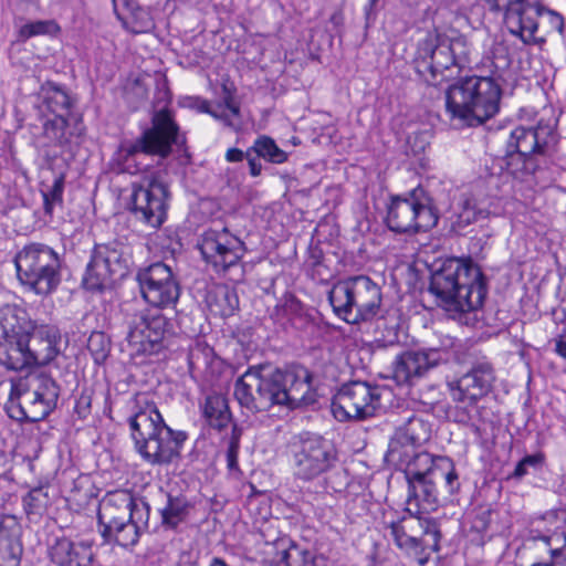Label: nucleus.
Instances as JSON below:
<instances>
[{"label": "nucleus", "instance_id": "obj_3", "mask_svg": "<svg viewBox=\"0 0 566 566\" xmlns=\"http://www.w3.org/2000/svg\"><path fill=\"white\" fill-rule=\"evenodd\" d=\"M501 88L486 76H468L452 84L446 93L451 118L462 126H479L499 112Z\"/></svg>", "mask_w": 566, "mask_h": 566}, {"label": "nucleus", "instance_id": "obj_61", "mask_svg": "<svg viewBox=\"0 0 566 566\" xmlns=\"http://www.w3.org/2000/svg\"><path fill=\"white\" fill-rule=\"evenodd\" d=\"M549 554L555 566H566V548H551Z\"/></svg>", "mask_w": 566, "mask_h": 566}, {"label": "nucleus", "instance_id": "obj_50", "mask_svg": "<svg viewBox=\"0 0 566 566\" xmlns=\"http://www.w3.org/2000/svg\"><path fill=\"white\" fill-rule=\"evenodd\" d=\"M486 217V211L482 209H476V207L467 200L459 213L457 214V219L454 221V226L462 230L465 227L470 226L473 222H476L481 218Z\"/></svg>", "mask_w": 566, "mask_h": 566}, {"label": "nucleus", "instance_id": "obj_23", "mask_svg": "<svg viewBox=\"0 0 566 566\" xmlns=\"http://www.w3.org/2000/svg\"><path fill=\"white\" fill-rule=\"evenodd\" d=\"M25 338L31 366L46 365L60 354L61 334L54 325H35Z\"/></svg>", "mask_w": 566, "mask_h": 566}, {"label": "nucleus", "instance_id": "obj_32", "mask_svg": "<svg viewBox=\"0 0 566 566\" xmlns=\"http://www.w3.org/2000/svg\"><path fill=\"white\" fill-rule=\"evenodd\" d=\"M17 526V520L12 515L0 516V566H19L22 554L20 542L9 535L7 530Z\"/></svg>", "mask_w": 566, "mask_h": 566}, {"label": "nucleus", "instance_id": "obj_53", "mask_svg": "<svg viewBox=\"0 0 566 566\" xmlns=\"http://www.w3.org/2000/svg\"><path fill=\"white\" fill-rule=\"evenodd\" d=\"M197 107H198L199 112L207 113V114L211 115L213 118L222 122L228 127H231V128L238 127V124L232 122L230 116L223 109L221 112L219 111L222 108L221 105H216V107H212L208 101L198 99Z\"/></svg>", "mask_w": 566, "mask_h": 566}, {"label": "nucleus", "instance_id": "obj_20", "mask_svg": "<svg viewBox=\"0 0 566 566\" xmlns=\"http://www.w3.org/2000/svg\"><path fill=\"white\" fill-rule=\"evenodd\" d=\"M555 143L553 125L539 122L536 127L518 126L507 139V155L517 154L527 158L533 154H544Z\"/></svg>", "mask_w": 566, "mask_h": 566}, {"label": "nucleus", "instance_id": "obj_26", "mask_svg": "<svg viewBox=\"0 0 566 566\" xmlns=\"http://www.w3.org/2000/svg\"><path fill=\"white\" fill-rule=\"evenodd\" d=\"M134 495L127 490L107 492L98 505L97 518L99 528L114 526L120 522H129V509Z\"/></svg>", "mask_w": 566, "mask_h": 566}, {"label": "nucleus", "instance_id": "obj_4", "mask_svg": "<svg viewBox=\"0 0 566 566\" xmlns=\"http://www.w3.org/2000/svg\"><path fill=\"white\" fill-rule=\"evenodd\" d=\"M472 53V45L465 35L429 32L418 43L415 69L427 83L437 84L448 77L444 73L452 67L469 66Z\"/></svg>", "mask_w": 566, "mask_h": 566}, {"label": "nucleus", "instance_id": "obj_6", "mask_svg": "<svg viewBox=\"0 0 566 566\" xmlns=\"http://www.w3.org/2000/svg\"><path fill=\"white\" fill-rule=\"evenodd\" d=\"M60 387L43 373H33L25 378L11 380L6 409L17 421L36 422L44 419L56 407Z\"/></svg>", "mask_w": 566, "mask_h": 566}, {"label": "nucleus", "instance_id": "obj_36", "mask_svg": "<svg viewBox=\"0 0 566 566\" xmlns=\"http://www.w3.org/2000/svg\"><path fill=\"white\" fill-rule=\"evenodd\" d=\"M99 533L107 543L114 542L123 547H129L138 542L142 531L129 522H120L114 526L111 525V528H99Z\"/></svg>", "mask_w": 566, "mask_h": 566}, {"label": "nucleus", "instance_id": "obj_45", "mask_svg": "<svg viewBox=\"0 0 566 566\" xmlns=\"http://www.w3.org/2000/svg\"><path fill=\"white\" fill-rule=\"evenodd\" d=\"M64 176L60 175L54 178L52 186L42 190L43 209L45 214L52 217L55 207L63 205Z\"/></svg>", "mask_w": 566, "mask_h": 566}, {"label": "nucleus", "instance_id": "obj_12", "mask_svg": "<svg viewBox=\"0 0 566 566\" xmlns=\"http://www.w3.org/2000/svg\"><path fill=\"white\" fill-rule=\"evenodd\" d=\"M293 470L296 479L312 481L328 472L337 461L334 446L318 434H301L292 446Z\"/></svg>", "mask_w": 566, "mask_h": 566}, {"label": "nucleus", "instance_id": "obj_59", "mask_svg": "<svg viewBox=\"0 0 566 566\" xmlns=\"http://www.w3.org/2000/svg\"><path fill=\"white\" fill-rule=\"evenodd\" d=\"M247 159L250 166V172L252 176H259L261 174V163L259 161V156L254 155L253 147L247 151Z\"/></svg>", "mask_w": 566, "mask_h": 566}, {"label": "nucleus", "instance_id": "obj_62", "mask_svg": "<svg viewBox=\"0 0 566 566\" xmlns=\"http://www.w3.org/2000/svg\"><path fill=\"white\" fill-rule=\"evenodd\" d=\"M226 158L230 163H238L244 158V154L238 148H230L226 154Z\"/></svg>", "mask_w": 566, "mask_h": 566}, {"label": "nucleus", "instance_id": "obj_13", "mask_svg": "<svg viewBox=\"0 0 566 566\" xmlns=\"http://www.w3.org/2000/svg\"><path fill=\"white\" fill-rule=\"evenodd\" d=\"M169 333V322L158 310L143 308L134 313L128 322L126 336L132 356L155 355L164 347Z\"/></svg>", "mask_w": 566, "mask_h": 566}, {"label": "nucleus", "instance_id": "obj_58", "mask_svg": "<svg viewBox=\"0 0 566 566\" xmlns=\"http://www.w3.org/2000/svg\"><path fill=\"white\" fill-rule=\"evenodd\" d=\"M552 342L554 343V353L563 359H566V329L557 334Z\"/></svg>", "mask_w": 566, "mask_h": 566}, {"label": "nucleus", "instance_id": "obj_44", "mask_svg": "<svg viewBox=\"0 0 566 566\" xmlns=\"http://www.w3.org/2000/svg\"><path fill=\"white\" fill-rule=\"evenodd\" d=\"M313 557L306 549L291 545L277 553L276 566H312Z\"/></svg>", "mask_w": 566, "mask_h": 566}, {"label": "nucleus", "instance_id": "obj_1", "mask_svg": "<svg viewBox=\"0 0 566 566\" xmlns=\"http://www.w3.org/2000/svg\"><path fill=\"white\" fill-rule=\"evenodd\" d=\"M429 291L438 305L455 318L481 308L488 286L480 266L470 258H450L432 272Z\"/></svg>", "mask_w": 566, "mask_h": 566}, {"label": "nucleus", "instance_id": "obj_28", "mask_svg": "<svg viewBox=\"0 0 566 566\" xmlns=\"http://www.w3.org/2000/svg\"><path fill=\"white\" fill-rule=\"evenodd\" d=\"M0 364L11 370L31 367L25 335H0Z\"/></svg>", "mask_w": 566, "mask_h": 566}, {"label": "nucleus", "instance_id": "obj_39", "mask_svg": "<svg viewBox=\"0 0 566 566\" xmlns=\"http://www.w3.org/2000/svg\"><path fill=\"white\" fill-rule=\"evenodd\" d=\"M441 530L439 523L434 520H428L426 528L422 534L417 538V555H423L427 549L431 552L440 551Z\"/></svg>", "mask_w": 566, "mask_h": 566}, {"label": "nucleus", "instance_id": "obj_9", "mask_svg": "<svg viewBox=\"0 0 566 566\" xmlns=\"http://www.w3.org/2000/svg\"><path fill=\"white\" fill-rule=\"evenodd\" d=\"M495 380L494 368L489 361L474 364L471 369L455 380L448 382L450 396L458 403L453 411L455 422L479 431L476 423L480 411L478 401L486 396Z\"/></svg>", "mask_w": 566, "mask_h": 566}, {"label": "nucleus", "instance_id": "obj_43", "mask_svg": "<svg viewBox=\"0 0 566 566\" xmlns=\"http://www.w3.org/2000/svg\"><path fill=\"white\" fill-rule=\"evenodd\" d=\"M28 516H41L50 505L48 490L43 486L32 489L22 500Z\"/></svg>", "mask_w": 566, "mask_h": 566}, {"label": "nucleus", "instance_id": "obj_24", "mask_svg": "<svg viewBox=\"0 0 566 566\" xmlns=\"http://www.w3.org/2000/svg\"><path fill=\"white\" fill-rule=\"evenodd\" d=\"M43 146L64 148L84 134L85 127L80 116H49L43 120Z\"/></svg>", "mask_w": 566, "mask_h": 566}, {"label": "nucleus", "instance_id": "obj_48", "mask_svg": "<svg viewBox=\"0 0 566 566\" xmlns=\"http://www.w3.org/2000/svg\"><path fill=\"white\" fill-rule=\"evenodd\" d=\"M242 433L243 429L234 423L232 426L231 433L224 438V441L227 443V465L230 471H235L239 468L238 454Z\"/></svg>", "mask_w": 566, "mask_h": 566}, {"label": "nucleus", "instance_id": "obj_5", "mask_svg": "<svg viewBox=\"0 0 566 566\" xmlns=\"http://www.w3.org/2000/svg\"><path fill=\"white\" fill-rule=\"evenodd\" d=\"M328 301L337 317L357 325L379 316L382 294L380 286L369 276L356 275L335 283Z\"/></svg>", "mask_w": 566, "mask_h": 566}, {"label": "nucleus", "instance_id": "obj_35", "mask_svg": "<svg viewBox=\"0 0 566 566\" xmlns=\"http://www.w3.org/2000/svg\"><path fill=\"white\" fill-rule=\"evenodd\" d=\"M28 324L27 313L21 307L10 304L0 307L1 335H25Z\"/></svg>", "mask_w": 566, "mask_h": 566}, {"label": "nucleus", "instance_id": "obj_21", "mask_svg": "<svg viewBox=\"0 0 566 566\" xmlns=\"http://www.w3.org/2000/svg\"><path fill=\"white\" fill-rule=\"evenodd\" d=\"M94 542L67 536L55 537L48 546V557L55 566H93Z\"/></svg>", "mask_w": 566, "mask_h": 566}, {"label": "nucleus", "instance_id": "obj_51", "mask_svg": "<svg viewBox=\"0 0 566 566\" xmlns=\"http://www.w3.org/2000/svg\"><path fill=\"white\" fill-rule=\"evenodd\" d=\"M544 29V33L557 32L562 33L564 30V18L562 14L545 8L541 3L539 28Z\"/></svg>", "mask_w": 566, "mask_h": 566}, {"label": "nucleus", "instance_id": "obj_64", "mask_svg": "<svg viewBox=\"0 0 566 566\" xmlns=\"http://www.w3.org/2000/svg\"><path fill=\"white\" fill-rule=\"evenodd\" d=\"M209 566H229L224 559L220 557H213Z\"/></svg>", "mask_w": 566, "mask_h": 566}, {"label": "nucleus", "instance_id": "obj_38", "mask_svg": "<svg viewBox=\"0 0 566 566\" xmlns=\"http://www.w3.org/2000/svg\"><path fill=\"white\" fill-rule=\"evenodd\" d=\"M123 27L130 33L142 34L151 32L155 29V22L150 12L143 8H133L127 19H122Z\"/></svg>", "mask_w": 566, "mask_h": 566}, {"label": "nucleus", "instance_id": "obj_37", "mask_svg": "<svg viewBox=\"0 0 566 566\" xmlns=\"http://www.w3.org/2000/svg\"><path fill=\"white\" fill-rule=\"evenodd\" d=\"M191 505L184 496H168L167 505L161 510L163 523L169 527H176L186 520Z\"/></svg>", "mask_w": 566, "mask_h": 566}, {"label": "nucleus", "instance_id": "obj_40", "mask_svg": "<svg viewBox=\"0 0 566 566\" xmlns=\"http://www.w3.org/2000/svg\"><path fill=\"white\" fill-rule=\"evenodd\" d=\"M433 474L436 483L444 481L449 494H454L459 488V475L454 469L453 462L446 457H437V470Z\"/></svg>", "mask_w": 566, "mask_h": 566}, {"label": "nucleus", "instance_id": "obj_55", "mask_svg": "<svg viewBox=\"0 0 566 566\" xmlns=\"http://www.w3.org/2000/svg\"><path fill=\"white\" fill-rule=\"evenodd\" d=\"M421 514H409V516H403L398 522L403 526L405 531L408 534H416L420 536L422 534L423 528H426L429 517H422Z\"/></svg>", "mask_w": 566, "mask_h": 566}, {"label": "nucleus", "instance_id": "obj_57", "mask_svg": "<svg viewBox=\"0 0 566 566\" xmlns=\"http://www.w3.org/2000/svg\"><path fill=\"white\" fill-rule=\"evenodd\" d=\"M385 0H367L364 6V14L366 21L375 20L380 8L384 7Z\"/></svg>", "mask_w": 566, "mask_h": 566}, {"label": "nucleus", "instance_id": "obj_19", "mask_svg": "<svg viewBox=\"0 0 566 566\" xmlns=\"http://www.w3.org/2000/svg\"><path fill=\"white\" fill-rule=\"evenodd\" d=\"M446 360L447 353L440 348L408 350L397 358L394 377L399 384H411Z\"/></svg>", "mask_w": 566, "mask_h": 566}, {"label": "nucleus", "instance_id": "obj_46", "mask_svg": "<svg viewBox=\"0 0 566 566\" xmlns=\"http://www.w3.org/2000/svg\"><path fill=\"white\" fill-rule=\"evenodd\" d=\"M253 153L254 155L263 157L274 164H282L287 159L286 153L280 149L272 138L266 136L260 137L255 140Z\"/></svg>", "mask_w": 566, "mask_h": 566}, {"label": "nucleus", "instance_id": "obj_41", "mask_svg": "<svg viewBox=\"0 0 566 566\" xmlns=\"http://www.w3.org/2000/svg\"><path fill=\"white\" fill-rule=\"evenodd\" d=\"M213 302H210L211 311L223 317L231 316L238 307V297L228 287L217 289L213 293Z\"/></svg>", "mask_w": 566, "mask_h": 566}, {"label": "nucleus", "instance_id": "obj_29", "mask_svg": "<svg viewBox=\"0 0 566 566\" xmlns=\"http://www.w3.org/2000/svg\"><path fill=\"white\" fill-rule=\"evenodd\" d=\"M285 379L284 394L287 397H285L284 405L295 407L312 400V375L308 369L304 367L286 369Z\"/></svg>", "mask_w": 566, "mask_h": 566}, {"label": "nucleus", "instance_id": "obj_27", "mask_svg": "<svg viewBox=\"0 0 566 566\" xmlns=\"http://www.w3.org/2000/svg\"><path fill=\"white\" fill-rule=\"evenodd\" d=\"M406 512L422 514L436 511L439 505L438 489L433 476L407 481Z\"/></svg>", "mask_w": 566, "mask_h": 566}, {"label": "nucleus", "instance_id": "obj_7", "mask_svg": "<svg viewBox=\"0 0 566 566\" xmlns=\"http://www.w3.org/2000/svg\"><path fill=\"white\" fill-rule=\"evenodd\" d=\"M20 283L38 295H49L61 282V258L48 244L33 242L24 245L14 256Z\"/></svg>", "mask_w": 566, "mask_h": 566}, {"label": "nucleus", "instance_id": "obj_42", "mask_svg": "<svg viewBox=\"0 0 566 566\" xmlns=\"http://www.w3.org/2000/svg\"><path fill=\"white\" fill-rule=\"evenodd\" d=\"M60 28L53 20H39L21 25L17 31V41L25 42L38 35H48L59 32Z\"/></svg>", "mask_w": 566, "mask_h": 566}, {"label": "nucleus", "instance_id": "obj_2", "mask_svg": "<svg viewBox=\"0 0 566 566\" xmlns=\"http://www.w3.org/2000/svg\"><path fill=\"white\" fill-rule=\"evenodd\" d=\"M129 427L135 448L153 465H167L179 459L187 434L168 427L146 394L134 397Z\"/></svg>", "mask_w": 566, "mask_h": 566}, {"label": "nucleus", "instance_id": "obj_10", "mask_svg": "<svg viewBox=\"0 0 566 566\" xmlns=\"http://www.w3.org/2000/svg\"><path fill=\"white\" fill-rule=\"evenodd\" d=\"M439 212L432 197L419 186L405 196L394 197L387 212V226L398 233L428 231L437 226Z\"/></svg>", "mask_w": 566, "mask_h": 566}, {"label": "nucleus", "instance_id": "obj_31", "mask_svg": "<svg viewBox=\"0 0 566 566\" xmlns=\"http://www.w3.org/2000/svg\"><path fill=\"white\" fill-rule=\"evenodd\" d=\"M203 419L212 429L222 431L232 420L227 398L221 394H208L200 402Z\"/></svg>", "mask_w": 566, "mask_h": 566}, {"label": "nucleus", "instance_id": "obj_56", "mask_svg": "<svg viewBox=\"0 0 566 566\" xmlns=\"http://www.w3.org/2000/svg\"><path fill=\"white\" fill-rule=\"evenodd\" d=\"M222 92H223L222 101H221V103L218 104V105H221L222 108L219 111L221 112L223 109L230 116L231 120L233 122L234 117L237 118L240 116V106L234 99L233 91L230 87H228V85H226V84L222 85Z\"/></svg>", "mask_w": 566, "mask_h": 566}, {"label": "nucleus", "instance_id": "obj_8", "mask_svg": "<svg viewBox=\"0 0 566 566\" xmlns=\"http://www.w3.org/2000/svg\"><path fill=\"white\" fill-rule=\"evenodd\" d=\"M184 142L171 113L168 109H161L154 115L150 128L134 143L122 145L118 151L122 170L136 174L143 169L137 164L139 155H156L165 158L171 153L172 145Z\"/></svg>", "mask_w": 566, "mask_h": 566}, {"label": "nucleus", "instance_id": "obj_25", "mask_svg": "<svg viewBox=\"0 0 566 566\" xmlns=\"http://www.w3.org/2000/svg\"><path fill=\"white\" fill-rule=\"evenodd\" d=\"M262 382V365L250 367L234 385V396L240 406L252 412L268 410V398Z\"/></svg>", "mask_w": 566, "mask_h": 566}, {"label": "nucleus", "instance_id": "obj_17", "mask_svg": "<svg viewBox=\"0 0 566 566\" xmlns=\"http://www.w3.org/2000/svg\"><path fill=\"white\" fill-rule=\"evenodd\" d=\"M198 249L216 272H224L238 264L244 254L243 242L227 228L206 230L200 235Z\"/></svg>", "mask_w": 566, "mask_h": 566}, {"label": "nucleus", "instance_id": "obj_30", "mask_svg": "<svg viewBox=\"0 0 566 566\" xmlns=\"http://www.w3.org/2000/svg\"><path fill=\"white\" fill-rule=\"evenodd\" d=\"M407 453L408 455H403L401 459H387L389 462L405 467L407 481L433 476L437 473V458L424 451L417 452L416 448Z\"/></svg>", "mask_w": 566, "mask_h": 566}, {"label": "nucleus", "instance_id": "obj_18", "mask_svg": "<svg viewBox=\"0 0 566 566\" xmlns=\"http://www.w3.org/2000/svg\"><path fill=\"white\" fill-rule=\"evenodd\" d=\"M541 2L521 0L503 12V22L507 31L518 38L524 44L531 45L544 42L537 36L539 31Z\"/></svg>", "mask_w": 566, "mask_h": 566}, {"label": "nucleus", "instance_id": "obj_14", "mask_svg": "<svg viewBox=\"0 0 566 566\" xmlns=\"http://www.w3.org/2000/svg\"><path fill=\"white\" fill-rule=\"evenodd\" d=\"M169 191L167 185L156 172L144 175L139 182L133 184L130 210L136 219L151 228L160 227L167 216Z\"/></svg>", "mask_w": 566, "mask_h": 566}, {"label": "nucleus", "instance_id": "obj_60", "mask_svg": "<svg viewBox=\"0 0 566 566\" xmlns=\"http://www.w3.org/2000/svg\"><path fill=\"white\" fill-rule=\"evenodd\" d=\"M490 513V511H484L483 513L480 511L474 517L473 528H475L478 532L485 530L489 523Z\"/></svg>", "mask_w": 566, "mask_h": 566}, {"label": "nucleus", "instance_id": "obj_63", "mask_svg": "<svg viewBox=\"0 0 566 566\" xmlns=\"http://www.w3.org/2000/svg\"><path fill=\"white\" fill-rule=\"evenodd\" d=\"M113 1V6H114V11L115 13L117 14V17L119 18V14H118V9L119 7H124V8H127L129 10L133 9V2L132 0H112Z\"/></svg>", "mask_w": 566, "mask_h": 566}, {"label": "nucleus", "instance_id": "obj_22", "mask_svg": "<svg viewBox=\"0 0 566 566\" xmlns=\"http://www.w3.org/2000/svg\"><path fill=\"white\" fill-rule=\"evenodd\" d=\"M429 437L430 424L416 415H410L396 428L388 444L386 459L407 457V451H412L413 448L427 441Z\"/></svg>", "mask_w": 566, "mask_h": 566}, {"label": "nucleus", "instance_id": "obj_54", "mask_svg": "<svg viewBox=\"0 0 566 566\" xmlns=\"http://www.w3.org/2000/svg\"><path fill=\"white\" fill-rule=\"evenodd\" d=\"M543 462L544 455L542 453L526 455L516 464L512 476L521 479L527 474L528 468L537 469L543 464Z\"/></svg>", "mask_w": 566, "mask_h": 566}, {"label": "nucleus", "instance_id": "obj_34", "mask_svg": "<svg viewBox=\"0 0 566 566\" xmlns=\"http://www.w3.org/2000/svg\"><path fill=\"white\" fill-rule=\"evenodd\" d=\"M285 380V370L262 365V382L266 384L263 387L268 398V410L274 405H284L287 397L284 394Z\"/></svg>", "mask_w": 566, "mask_h": 566}, {"label": "nucleus", "instance_id": "obj_15", "mask_svg": "<svg viewBox=\"0 0 566 566\" xmlns=\"http://www.w3.org/2000/svg\"><path fill=\"white\" fill-rule=\"evenodd\" d=\"M380 408V388L364 381L342 386L333 397L331 410L338 421L365 420Z\"/></svg>", "mask_w": 566, "mask_h": 566}, {"label": "nucleus", "instance_id": "obj_11", "mask_svg": "<svg viewBox=\"0 0 566 566\" xmlns=\"http://www.w3.org/2000/svg\"><path fill=\"white\" fill-rule=\"evenodd\" d=\"M128 248L118 241L95 244L86 266L83 285L86 290L101 292L124 277L129 270Z\"/></svg>", "mask_w": 566, "mask_h": 566}, {"label": "nucleus", "instance_id": "obj_49", "mask_svg": "<svg viewBox=\"0 0 566 566\" xmlns=\"http://www.w3.org/2000/svg\"><path fill=\"white\" fill-rule=\"evenodd\" d=\"M388 527L395 544L399 548L413 552L417 551L418 536L416 534H408L398 521L391 522Z\"/></svg>", "mask_w": 566, "mask_h": 566}, {"label": "nucleus", "instance_id": "obj_16", "mask_svg": "<svg viewBox=\"0 0 566 566\" xmlns=\"http://www.w3.org/2000/svg\"><path fill=\"white\" fill-rule=\"evenodd\" d=\"M136 280L144 301L151 310L174 308L180 296V285L171 268L155 262L138 270Z\"/></svg>", "mask_w": 566, "mask_h": 566}, {"label": "nucleus", "instance_id": "obj_47", "mask_svg": "<svg viewBox=\"0 0 566 566\" xmlns=\"http://www.w3.org/2000/svg\"><path fill=\"white\" fill-rule=\"evenodd\" d=\"M87 349L96 364H102L111 352V339L103 332H93L87 339Z\"/></svg>", "mask_w": 566, "mask_h": 566}, {"label": "nucleus", "instance_id": "obj_33", "mask_svg": "<svg viewBox=\"0 0 566 566\" xmlns=\"http://www.w3.org/2000/svg\"><path fill=\"white\" fill-rule=\"evenodd\" d=\"M40 94L43 106L52 116H75L71 111L73 99L62 86L53 82H46L41 86Z\"/></svg>", "mask_w": 566, "mask_h": 566}, {"label": "nucleus", "instance_id": "obj_52", "mask_svg": "<svg viewBox=\"0 0 566 566\" xmlns=\"http://www.w3.org/2000/svg\"><path fill=\"white\" fill-rule=\"evenodd\" d=\"M149 511L148 503L133 497V505L129 509V523L138 526V530L143 532L148 527Z\"/></svg>", "mask_w": 566, "mask_h": 566}]
</instances>
